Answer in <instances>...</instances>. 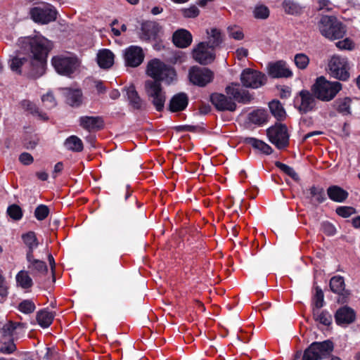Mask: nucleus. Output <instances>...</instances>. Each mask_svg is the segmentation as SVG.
I'll list each match as a JSON object with an SVG mask.
<instances>
[{
	"mask_svg": "<svg viewBox=\"0 0 360 360\" xmlns=\"http://www.w3.org/2000/svg\"><path fill=\"white\" fill-rule=\"evenodd\" d=\"M8 287L2 273L0 272V302H4L8 294Z\"/></svg>",
	"mask_w": 360,
	"mask_h": 360,
	"instance_id": "864d4df0",
	"label": "nucleus"
},
{
	"mask_svg": "<svg viewBox=\"0 0 360 360\" xmlns=\"http://www.w3.org/2000/svg\"><path fill=\"white\" fill-rule=\"evenodd\" d=\"M52 65L59 74L69 76L76 70L79 63L76 57L58 56L52 58Z\"/></svg>",
	"mask_w": 360,
	"mask_h": 360,
	"instance_id": "1a4fd4ad",
	"label": "nucleus"
},
{
	"mask_svg": "<svg viewBox=\"0 0 360 360\" xmlns=\"http://www.w3.org/2000/svg\"><path fill=\"white\" fill-rule=\"evenodd\" d=\"M269 141L278 148H283L288 145L289 136L285 125L276 124L267 129Z\"/></svg>",
	"mask_w": 360,
	"mask_h": 360,
	"instance_id": "9b49d317",
	"label": "nucleus"
},
{
	"mask_svg": "<svg viewBox=\"0 0 360 360\" xmlns=\"http://www.w3.org/2000/svg\"><path fill=\"white\" fill-rule=\"evenodd\" d=\"M316 3V9L319 11L328 12L333 8V5L330 0H317Z\"/></svg>",
	"mask_w": 360,
	"mask_h": 360,
	"instance_id": "4d7b16f0",
	"label": "nucleus"
},
{
	"mask_svg": "<svg viewBox=\"0 0 360 360\" xmlns=\"http://www.w3.org/2000/svg\"><path fill=\"white\" fill-rule=\"evenodd\" d=\"M174 44L180 48H186L192 42L191 34L186 30H179L173 34Z\"/></svg>",
	"mask_w": 360,
	"mask_h": 360,
	"instance_id": "a878e982",
	"label": "nucleus"
},
{
	"mask_svg": "<svg viewBox=\"0 0 360 360\" xmlns=\"http://www.w3.org/2000/svg\"><path fill=\"white\" fill-rule=\"evenodd\" d=\"M143 49L138 46H130L124 50V59L127 66L136 68L139 66L144 60Z\"/></svg>",
	"mask_w": 360,
	"mask_h": 360,
	"instance_id": "2eb2a0df",
	"label": "nucleus"
},
{
	"mask_svg": "<svg viewBox=\"0 0 360 360\" xmlns=\"http://www.w3.org/2000/svg\"><path fill=\"white\" fill-rule=\"evenodd\" d=\"M352 225L356 229H360V216L352 219Z\"/></svg>",
	"mask_w": 360,
	"mask_h": 360,
	"instance_id": "774afa93",
	"label": "nucleus"
},
{
	"mask_svg": "<svg viewBox=\"0 0 360 360\" xmlns=\"http://www.w3.org/2000/svg\"><path fill=\"white\" fill-rule=\"evenodd\" d=\"M65 146L68 150L74 152H81L83 150V143L77 136H70L65 141Z\"/></svg>",
	"mask_w": 360,
	"mask_h": 360,
	"instance_id": "c9c22d12",
	"label": "nucleus"
},
{
	"mask_svg": "<svg viewBox=\"0 0 360 360\" xmlns=\"http://www.w3.org/2000/svg\"><path fill=\"white\" fill-rule=\"evenodd\" d=\"M96 89L98 94H103L106 90L103 82L101 81L96 82Z\"/></svg>",
	"mask_w": 360,
	"mask_h": 360,
	"instance_id": "69168bd1",
	"label": "nucleus"
},
{
	"mask_svg": "<svg viewBox=\"0 0 360 360\" xmlns=\"http://www.w3.org/2000/svg\"><path fill=\"white\" fill-rule=\"evenodd\" d=\"M313 316L316 321L325 326H329L332 322V317L326 311H321L320 309H314Z\"/></svg>",
	"mask_w": 360,
	"mask_h": 360,
	"instance_id": "79ce46f5",
	"label": "nucleus"
},
{
	"mask_svg": "<svg viewBox=\"0 0 360 360\" xmlns=\"http://www.w3.org/2000/svg\"><path fill=\"white\" fill-rule=\"evenodd\" d=\"M22 240L24 243L27 246L28 251L27 252L26 257H32L33 255V252L35 248L38 247L39 243L37 238V236L33 231H30L27 233H25L22 236Z\"/></svg>",
	"mask_w": 360,
	"mask_h": 360,
	"instance_id": "2f4dec72",
	"label": "nucleus"
},
{
	"mask_svg": "<svg viewBox=\"0 0 360 360\" xmlns=\"http://www.w3.org/2000/svg\"><path fill=\"white\" fill-rule=\"evenodd\" d=\"M323 227L324 232L326 233L327 234H328V235H334L335 234V229L332 224H330L329 223L324 224L323 225Z\"/></svg>",
	"mask_w": 360,
	"mask_h": 360,
	"instance_id": "0e129e2a",
	"label": "nucleus"
},
{
	"mask_svg": "<svg viewBox=\"0 0 360 360\" xmlns=\"http://www.w3.org/2000/svg\"><path fill=\"white\" fill-rule=\"evenodd\" d=\"M160 29L159 25L155 22H145L141 25V34L140 37L142 40L145 41L155 39L158 37Z\"/></svg>",
	"mask_w": 360,
	"mask_h": 360,
	"instance_id": "5701e85b",
	"label": "nucleus"
},
{
	"mask_svg": "<svg viewBox=\"0 0 360 360\" xmlns=\"http://www.w3.org/2000/svg\"><path fill=\"white\" fill-rule=\"evenodd\" d=\"M41 101L44 108L46 109H51L56 105V100L51 94H47L43 96Z\"/></svg>",
	"mask_w": 360,
	"mask_h": 360,
	"instance_id": "13d9d810",
	"label": "nucleus"
},
{
	"mask_svg": "<svg viewBox=\"0 0 360 360\" xmlns=\"http://www.w3.org/2000/svg\"><path fill=\"white\" fill-rule=\"evenodd\" d=\"M268 113L264 109H257L250 112L248 115V120L250 122L257 124L262 125L267 122Z\"/></svg>",
	"mask_w": 360,
	"mask_h": 360,
	"instance_id": "473e14b6",
	"label": "nucleus"
},
{
	"mask_svg": "<svg viewBox=\"0 0 360 360\" xmlns=\"http://www.w3.org/2000/svg\"><path fill=\"white\" fill-rule=\"evenodd\" d=\"M333 349L330 341L312 343L304 352L302 360H319L327 356Z\"/></svg>",
	"mask_w": 360,
	"mask_h": 360,
	"instance_id": "9d476101",
	"label": "nucleus"
},
{
	"mask_svg": "<svg viewBox=\"0 0 360 360\" xmlns=\"http://www.w3.org/2000/svg\"><path fill=\"white\" fill-rule=\"evenodd\" d=\"M27 260L29 263L28 269L33 275L40 276L47 272L48 268L46 263L41 260L34 259V255H32L31 258L27 257Z\"/></svg>",
	"mask_w": 360,
	"mask_h": 360,
	"instance_id": "cd10ccee",
	"label": "nucleus"
},
{
	"mask_svg": "<svg viewBox=\"0 0 360 360\" xmlns=\"http://www.w3.org/2000/svg\"><path fill=\"white\" fill-rule=\"evenodd\" d=\"M207 42H200L192 52L193 59L201 65L212 63L215 59V52Z\"/></svg>",
	"mask_w": 360,
	"mask_h": 360,
	"instance_id": "f8f14e48",
	"label": "nucleus"
},
{
	"mask_svg": "<svg viewBox=\"0 0 360 360\" xmlns=\"http://www.w3.org/2000/svg\"><path fill=\"white\" fill-rule=\"evenodd\" d=\"M127 95L130 105L133 108L140 110L143 106V102L136 91L135 86L131 85L126 89Z\"/></svg>",
	"mask_w": 360,
	"mask_h": 360,
	"instance_id": "7c9ffc66",
	"label": "nucleus"
},
{
	"mask_svg": "<svg viewBox=\"0 0 360 360\" xmlns=\"http://www.w3.org/2000/svg\"><path fill=\"white\" fill-rule=\"evenodd\" d=\"M19 160L23 165H29L33 162V157L28 153H22L20 157Z\"/></svg>",
	"mask_w": 360,
	"mask_h": 360,
	"instance_id": "680f3d73",
	"label": "nucleus"
},
{
	"mask_svg": "<svg viewBox=\"0 0 360 360\" xmlns=\"http://www.w3.org/2000/svg\"><path fill=\"white\" fill-rule=\"evenodd\" d=\"M337 47H338L340 49H352L353 47L352 41L346 38L345 39L342 41H339L336 43Z\"/></svg>",
	"mask_w": 360,
	"mask_h": 360,
	"instance_id": "052dcab7",
	"label": "nucleus"
},
{
	"mask_svg": "<svg viewBox=\"0 0 360 360\" xmlns=\"http://www.w3.org/2000/svg\"><path fill=\"white\" fill-rule=\"evenodd\" d=\"M316 98L314 94L307 90L301 91L295 103L297 110L302 114L314 111L316 109Z\"/></svg>",
	"mask_w": 360,
	"mask_h": 360,
	"instance_id": "ddd939ff",
	"label": "nucleus"
},
{
	"mask_svg": "<svg viewBox=\"0 0 360 360\" xmlns=\"http://www.w3.org/2000/svg\"><path fill=\"white\" fill-rule=\"evenodd\" d=\"M115 55L109 49H102L97 53L98 65L103 69H108L114 64Z\"/></svg>",
	"mask_w": 360,
	"mask_h": 360,
	"instance_id": "bb28decb",
	"label": "nucleus"
},
{
	"mask_svg": "<svg viewBox=\"0 0 360 360\" xmlns=\"http://www.w3.org/2000/svg\"><path fill=\"white\" fill-rule=\"evenodd\" d=\"M211 108L209 105H201L199 110L200 114L206 115L210 112Z\"/></svg>",
	"mask_w": 360,
	"mask_h": 360,
	"instance_id": "338daca9",
	"label": "nucleus"
},
{
	"mask_svg": "<svg viewBox=\"0 0 360 360\" xmlns=\"http://www.w3.org/2000/svg\"><path fill=\"white\" fill-rule=\"evenodd\" d=\"M272 115L278 120H282L285 117V111L278 101H272L269 104Z\"/></svg>",
	"mask_w": 360,
	"mask_h": 360,
	"instance_id": "58836bf2",
	"label": "nucleus"
},
{
	"mask_svg": "<svg viewBox=\"0 0 360 360\" xmlns=\"http://www.w3.org/2000/svg\"><path fill=\"white\" fill-rule=\"evenodd\" d=\"M319 29L323 36L330 40L342 38L346 32L345 26L333 16H323Z\"/></svg>",
	"mask_w": 360,
	"mask_h": 360,
	"instance_id": "20e7f679",
	"label": "nucleus"
},
{
	"mask_svg": "<svg viewBox=\"0 0 360 360\" xmlns=\"http://www.w3.org/2000/svg\"><path fill=\"white\" fill-rule=\"evenodd\" d=\"M79 122L84 129L89 132L99 131L104 127V121L100 116H82Z\"/></svg>",
	"mask_w": 360,
	"mask_h": 360,
	"instance_id": "6ab92c4d",
	"label": "nucleus"
},
{
	"mask_svg": "<svg viewBox=\"0 0 360 360\" xmlns=\"http://www.w3.org/2000/svg\"><path fill=\"white\" fill-rule=\"evenodd\" d=\"M276 166L278 168H279L281 171H283L284 173H285L286 174L290 176L292 179H294L295 181L299 180L298 174L296 173V172L292 167H289L288 165H287L285 164L280 162H276Z\"/></svg>",
	"mask_w": 360,
	"mask_h": 360,
	"instance_id": "3c124183",
	"label": "nucleus"
},
{
	"mask_svg": "<svg viewBox=\"0 0 360 360\" xmlns=\"http://www.w3.org/2000/svg\"><path fill=\"white\" fill-rule=\"evenodd\" d=\"M15 281L17 286L26 292H30L34 284L29 272L25 270H21L16 274Z\"/></svg>",
	"mask_w": 360,
	"mask_h": 360,
	"instance_id": "c85d7f7f",
	"label": "nucleus"
},
{
	"mask_svg": "<svg viewBox=\"0 0 360 360\" xmlns=\"http://www.w3.org/2000/svg\"><path fill=\"white\" fill-rule=\"evenodd\" d=\"M225 92L238 103H248L252 98L248 91L240 89L239 84L236 83L227 86Z\"/></svg>",
	"mask_w": 360,
	"mask_h": 360,
	"instance_id": "f3484780",
	"label": "nucleus"
},
{
	"mask_svg": "<svg viewBox=\"0 0 360 360\" xmlns=\"http://www.w3.org/2000/svg\"><path fill=\"white\" fill-rule=\"evenodd\" d=\"M330 75L342 81L347 80L349 77V64L347 59L340 56H333L328 63Z\"/></svg>",
	"mask_w": 360,
	"mask_h": 360,
	"instance_id": "0eeeda50",
	"label": "nucleus"
},
{
	"mask_svg": "<svg viewBox=\"0 0 360 360\" xmlns=\"http://www.w3.org/2000/svg\"><path fill=\"white\" fill-rule=\"evenodd\" d=\"M25 325L22 323L8 321L5 323L1 329L2 337L18 339L20 335H24Z\"/></svg>",
	"mask_w": 360,
	"mask_h": 360,
	"instance_id": "a211bd4d",
	"label": "nucleus"
},
{
	"mask_svg": "<svg viewBox=\"0 0 360 360\" xmlns=\"http://www.w3.org/2000/svg\"><path fill=\"white\" fill-rule=\"evenodd\" d=\"M30 15L35 22L45 25L56 20L57 11L51 4L42 2L31 8Z\"/></svg>",
	"mask_w": 360,
	"mask_h": 360,
	"instance_id": "423d86ee",
	"label": "nucleus"
},
{
	"mask_svg": "<svg viewBox=\"0 0 360 360\" xmlns=\"http://www.w3.org/2000/svg\"><path fill=\"white\" fill-rule=\"evenodd\" d=\"M330 288L334 293L338 294L341 296L338 302L344 303L349 295V292L345 290V279L341 276H335L330 280Z\"/></svg>",
	"mask_w": 360,
	"mask_h": 360,
	"instance_id": "aec40b11",
	"label": "nucleus"
},
{
	"mask_svg": "<svg viewBox=\"0 0 360 360\" xmlns=\"http://www.w3.org/2000/svg\"><path fill=\"white\" fill-rule=\"evenodd\" d=\"M21 105L25 110L32 115L38 116L39 119L43 120H46L48 119L46 114L40 112L36 105L31 101L25 100L22 102Z\"/></svg>",
	"mask_w": 360,
	"mask_h": 360,
	"instance_id": "37998d69",
	"label": "nucleus"
},
{
	"mask_svg": "<svg viewBox=\"0 0 360 360\" xmlns=\"http://www.w3.org/2000/svg\"><path fill=\"white\" fill-rule=\"evenodd\" d=\"M182 14L186 18H195L199 15V9L195 6H191L188 8H185L181 11Z\"/></svg>",
	"mask_w": 360,
	"mask_h": 360,
	"instance_id": "bf43d9fd",
	"label": "nucleus"
},
{
	"mask_svg": "<svg viewBox=\"0 0 360 360\" xmlns=\"http://www.w3.org/2000/svg\"><path fill=\"white\" fill-rule=\"evenodd\" d=\"M240 82L246 88L258 89L266 84V77L258 70L245 68L240 74Z\"/></svg>",
	"mask_w": 360,
	"mask_h": 360,
	"instance_id": "6e6552de",
	"label": "nucleus"
},
{
	"mask_svg": "<svg viewBox=\"0 0 360 360\" xmlns=\"http://www.w3.org/2000/svg\"><path fill=\"white\" fill-rule=\"evenodd\" d=\"M22 53L28 55V58L20 55L13 58L10 68L20 74L23 70L34 77H39L44 72L46 57L51 49V43L41 34L20 37L18 41Z\"/></svg>",
	"mask_w": 360,
	"mask_h": 360,
	"instance_id": "f257e3e1",
	"label": "nucleus"
},
{
	"mask_svg": "<svg viewBox=\"0 0 360 360\" xmlns=\"http://www.w3.org/2000/svg\"><path fill=\"white\" fill-rule=\"evenodd\" d=\"M207 39L206 41L209 46L215 49L222 42L221 32L219 29L212 28L207 30Z\"/></svg>",
	"mask_w": 360,
	"mask_h": 360,
	"instance_id": "f704fd0d",
	"label": "nucleus"
},
{
	"mask_svg": "<svg viewBox=\"0 0 360 360\" xmlns=\"http://www.w3.org/2000/svg\"><path fill=\"white\" fill-rule=\"evenodd\" d=\"M356 212V210L352 207L340 206L336 209V213L344 218L349 217Z\"/></svg>",
	"mask_w": 360,
	"mask_h": 360,
	"instance_id": "6e6d98bb",
	"label": "nucleus"
},
{
	"mask_svg": "<svg viewBox=\"0 0 360 360\" xmlns=\"http://www.w3.org/2000/svg\"><path fill=\"white\" fill-rule=\"evenodd\" d=\"M315 294L313 296L314 309H321L324 303V295L322 290L319 286L315 288Z\"/></svg>",
	"mask_w": 360,
	"mask_h": 360,
	"instance_id": "8fccbe9b",
	"label": "nucleus"
},
{
	"mask_svg": "<svg viewBox=\"0 0 360 360\" xmlns=\"http://www.w3.org/2000/svg\"><path fill=\"white\" fill-rule=\"evenodd\" d=\"M55 314L46 309H42L37 314V321L42 328L49 327L54 319Z\"/></svg>",
	"mask_w": 360,
	"mask_h": 360,
	"instance_id": "72a5a7b5",
	"label": "nucleus"
},
{
	"mask_svg": "<svg viewBox=\"0 0 360 360\" xmlns=\"http://www.w3.org/2000/svg\"><path fill=\"white\" fill-rule=\"evenodd\" d=\"M210 101L219 111L233 112L236 109V103L231 97L219 94L214 93L210 95Z\"/></svg>",
	"mask_w": 360,
	"mask_h": 360,
	"instance_id": "dca6fc26",
	"label": "nucleus"
},
{
	"mask_svg": "<svg viewBox=\"0 0 360 360\" xmlns=\"http://www.w3.org/2000/svg\"><path fill=\"white\" fill-rule=\"evenodd\" d=\"M342 85L339 82H330L323 77H319L311 86V91L316 99L329 102L342 90Z\"/></svg>",
	"mask_w": 360,
	"mask_h": 360,
	"instance_id": "f03ea898",
	"label": "nucleus"
},
{
	"mask_svg": "<svg viewBox=\"0 0 360 360\" xmlns=\"http://www.w3.org/2000/svg\"><path fill=\"white\" fill-rule=\"evenodd\" d=\"M335 319L337 324L340 326L348 325L355 321L356 313L352 308L344 306L337 310Z\"/></svg>",
	"mask_w": 360,
	"mask_h": 360,
	"instance_id": "4be33fe9",
	"label": "nucleus"
},
{
	"mask_svg": "<svg viewBox=\"0 0 360 360\" xmlns=\"http://www.w3.org/2000/svg\"><path fill=\"white\" fill-rule=\"evenodd\" d=\"M281 6L288 15H297L301 12V7L293 0H283Z\"/></svg>",
	"mask_w": 360,
	"mask_h": 360,
	"instance_id": "a19ab883",
	"label": "nucleus"
},
{
	"mask_svg": "<svg viewBox=\"0 0 360 360\" xmlns=\"http://www.w3.org/2000/svg\"><path fill=\"white\" fill-rule=\"evenodd\" d=\"M247 143L266 155H269L272 153L271 147L261 140L255 138H248Z\"/></svg>",
	"mask_w": 360,
	"mask_h": 360,
	"instance_id": "4c0bfd02",
	"label": "nucleus"
},
{
	"mask_svg": "<svg viewBox=\"0 0 360 360\" xmlns=\"http://www.w3.org/2000/svg\"><path fill=\"white\" fill-rule=\"evenodd\" d=\"M254 17L257 19H266L270 14L269 8L264 4H258L253 11Z\"/></svg>",
	"mask_w": 360,
	"mask_h": 360,
	"instance_id": "c03bdc74",
	"label": "nucleus"
},
{
	"mask_svg": "<svg viewBox=\"0 0 360 360\" xmlns=\"http://www.w3.org/2000/svg\"><path fill=\"white\" fill-rule=\"evenodd\" d=\"M351 103L352 100L349 97L339 98L333 102V107L342 115H348L351 114Z\"/></svg>",
	"mask_w": 360,
	"mask_h": 360,
	"instance_id": "c756f323",
	"label": "nucleus"
},
{
	"mask_svg": "<svg viewBox=\"0 0 360 360\" xmlns=\"http://www.w3.org/2000/svg\"><path fill=\"white\" fill-rule=\"evenodd\" d=\"M147 75L153 78V81L164 82L168 84L176 79V72L158 59H153L148 62L146 68Z\"/></svg>",
	"mask_w": 360,
	"mask_h": 360,
	"instance_id": "7ed1b4c3",
	"label": "nucleus"
},
{
	"mask_svg": "<svg viewBox=\"0 0 360 360\" xmlns=\"http://www.w3.org/2000/svg\"><path fill=\"white\" fill-rule=\"evenodd\" d=\"M268 70L269 75L274 78L290 77L292 75V71L283 60L270 63Z\"/></svg>",
	"mask_w": 360,
	"mask_h": 360,
	"instance_id": "412c9836",
	"label": "nucleus"
},
{
	"mask_svg": "<svg viewBox=\"0 0 360 360\" xmlns=\"http://www.w3.org/2000/svg\"><path fill=\"white\" fill-rule=\"evenodd\" d=\"M296 66L301 70H304L309 65V58L304 53H297L294 58Z\"/></svg>",
	"mask_w": 360,
	"mask_h": 360,
	"instance_id": "de8ad7c7",
	"label": "nucleus"
},
{
	"mask_svg": "<svg viewBox=\"0 0 360 360\" xmlns=\"http://www.w3.org/2000/svg\"><path fill=\"white\" fill-rule=\"evenodd\" d=\"M188 104V96L186 94L181 92L174 95L169 105L170 111L176 112L184 110Z\"/></svg>",
	"mask_w": 360,
	"mask_h": 360,
	"instance_id": "b1692460",
	"label": "nucleus"
},
{
	"mask_svg": "<svg viewBox=\"0 0 360 360\" xmlns=\"http://www.w3.org/2000/svg\"><path fill=\"white\" fill-rule=\"evenodd\" d=\"M310 195L318 203H322L326 200L324 190L322 188L312 186L309 189Z\"/></svg>",
	"mask_w": 360,
	"mask_h": 360,
	"instance_id": "49530a36",
	"label": "nucleus"
},
{
	"mask_svg": "<svg viewBox=\"0 0 360 360\" xmlns=\"http://www.w3.org/2000/svg\"><path fill=\"white\" fill-rule=\"evenodd\" d=\"M82 94L79 89H68L67 102L72 106L79 105L82 103Z\"/></svg>",
	"mask_w": 360,
	"mask_h": 360,
	"instance_id": "ea45409f",
	"label": "nucleus"
},
{
	"mask_svg": "<svg viewBox=\"0 0 360 360\" xmlns=\"http://www.w3.org/2000/svg\"><path fill=\"white\" fill-rule=\"evenodd\" d=\"M236 55L238 60H242L248 55V50L245 48H239L236 51Z\"/></svg>",
	"mask_w": 360,
	"mask_h": 360,
	"instance_id": "e2e57ef3",
	"label": "nucleus"
},
{
	"mask_svg": "<svg viewBox=\"0 0 360 360\" xmlns=\"http://www.w3.org/2000/svg\"><path fill=\"white\" fill-rule=\"evenodd\" d=\"M146 94L156 110L161 111L164 108L166 95L161 84L158 81L146 80L144 84Z\"/></svg>",
	"mask_w": 360,
	"mask_h": 360,
	"instance_id": "39448f33",
	"label": "nucleus"
},
{
	"mask_svg": "<svg viewBox=\"0 0 360 360\" xmlns=\"http://www.w3.org/2000/svg\"><path fill=\"white\" fill-rule=\"evenodd\" d=\"M227 31L229 37L236 40H242L244 38V34L242 28L237 25L228 27Z\"/></svg>",
	"mask_w": 360,
	"mask_h": 360,
	"instance_id": "09e8293b",
	"label": "nucleus"
},
{
	"mask_svg": "<svg viewBox=\"0 0 360 360\" xmlns=\"http://www.w3.org/2000/svg\"><path fill=\"white\" fill-rule=\"evenodd\" d=\"M16 350V345L14 343V338L1 337L0 340V352L10 354Z\"/></svg>",
	"mask_w": 360,
	"mask_h": 360,
	"instance_id": "e433bc0d",
	"label": "nucleus"
},
{
	"mask_svg": "<svg viewBox=\"0 0 360 360\" xmlns=\"http://www.w3.org/2000/svg\"><path fill=\"white\" fill-rule=\"evenodd\" d=\"M214 73L205 68L193 67L189 71L191 82L198 86H205L213 79Z\"/></svg>",
	"mask_w": 360,
	"mask_h": 360,
	"instance_id": "4468645a",
	"label": "nucleus"
},
{
	"mask_svg": "<svg viewBox=\"0 0 360 360\" xmlns=\"http://www.w3.org/2000/svg\"><path fill=\"white\" fill-rule=\"evenodd\" d=\"M49 213V209L48 207L44 205H41L36 208L34 211V216L38 220L41 221L48 217Z\"/></svg>",
	"mask_w": 360,
	"mask_h": 360,
	"instance_id": "5fc2aeb1",
	"label": "nucleus"
},
{
	"mask_svg": "<svg viewBox=\"0 0 360 360\" xmlns=\"http://www.w3.org/2000/svg\"><path fill=\"white\" fill-rule=\"evenodd\" d=\"M18 309L24 314H32L36 309L35 304L31 300H24L18 304Z\"/></svg>",
	"mask_w": 360,
	"mask_h": 360,
	"instance_id": "a18cd8bd",
	"label": "nucleus"
},
{
	"mask_svg": "<svg viewBox=\"0 0 360 360\" xmlns=\"http://www.w3.org/2000/svg\"><path fill=\"white\" fill-rule=\"evenodd\" d=\"M7 213L14 220H20L22 217L21 208L17 205H12L8 207Z\"/></svg>",
	"mask_w": 360,
	"mask_h": 360,
	"instance_id": "603ef678",
	"label": "nucleus"
},
{
	"mask_svg": "<svg viewBox=\"0 0 360 360\" xmlns=\"http://www.w3.org/2000/svg\"><path fill=\"white\" fill-rule=\"evenodd\" d=\"M327 195L332 201L336 202H343L349 196L346 190L337 185L330 186L327 188Z\"/></svg>",
	"mask_w": 360,
	"mask_h": 360,
	"instance_id": "393cba45",
	"label": "nucleus"
}]
</instances>
